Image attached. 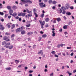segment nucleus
Here are the masks:
<instances>
[{"label": "nucleus", "mask_w": 76, "mask_h": 76, "mask_svg": "<svg viewBox=\"0 0 76 76\" xmlns=\"http://www.w3.org/2000/svg\"><path fill=\"white\" fill-rule=\"evenodd\" d=\"M7 8L8 10H11V6H10V5L9 6H7Z\"/></svg>", "instance_id": "15"}, {"label": "nucleus", "mask_w": 76, "mask_h": 76, "mask_svg": "<svg viewBox=\"0 0 76 76\" xmlns=\"http://www.w3.org/2000/svg\"><path fill=\"white\" fill-rule=\"evenodd\" d=\"M13 13V11L12 10H9V13L10 15H12V13Z\"/></svg>", "instance_id": "11"}, {"label": "nucleus", "mask_w": 76, "mask_h": 76, "mask_svg": "<svg viewBox=\"0 0 76 76\" xmlns=\"http://www.w3.org/2000/svg\"><path fill=\"white\" fill-rule=\"evenodd\" d=\"M55 31H53L52 32V36L53 37H55L56 33H55Z\"/></svg>", "instance_id": "18"}, {"label": "nucleus", "mask_w": 76, "mask_h": 76, "mask_svg": "<svg viewBox=\"0 0 76 76\" xmlns=\"http://www.w3.org/2000/svg\"><path fill=\"white\" fill-rule=\"evenodd\" d=\"M33 12H34V13H36L35 12L36 11V10H35V8H34L33 9Z\"/></svg>", "instance_id": "41"}, {"label": "nucleus", "mask_w": 76, "mask_h": 76, "mask_svg": "<svg viewBox=\"0 0 76 76\" xmlns=\"http://www.w3.org/2000/svg\"><path fill=\"white\" fill-rule=\"evenodd\" d=\"M25 29V27L24 26H21V28H20V30L21 31H22L23 30Z\"/></svg>", "instance_id": "19"}, {"label": "nucleus", "mask_w": 76, "mask_h": 76, "mask_svg": "<svg viewBox=\"0 0 76 76\" xmlns=\"http://www.w3.org/2000/svg\"><path fill=\"white\" fill-rule=\"evenodd\" d=\"M18 16H22V12H20L18 14Z\"/></svg>", "instance_id": "40"}, {"label": "nucleus", "mask_w": 76, "mask_h": 76, "mask_svg": "<svg viewBox=\"0 0 76 76\" xmlns=\"http://www.w3.org/2000/svg\"><path fill=\"white\" fill-rule=\"evenodd\" d=\"M74 54V53H71L70 54V55L71 56H73Z\"/></svg>", "instance_id": "54"}, {"label": "nucleus", "mask_w": 76, "mask_h": 76, "mask_svg": "<svg viewBox=\"0 0 76 76\" xmlns=\"http://www.w3.org/2000/svg\"><path fill=\"white\" fill-rule=\"evenodd\" d=\"M64 34H65V35H67V34H68V33H67L66 31H65L64 32Z\"/></svg>", "instance_id": "49"}, {"label": "nucleus", "mask_w": 76, "mask_h": 76, "mask_svg": "<svg viewBox=\"0 0 76 76\" xmlns=\"http://www.w3.org/2000/svg\"><path fill=\"white\" fill-rule=\"evenodd\" d=\"M49 27V26H48V24H46V25H45V27Z\"/></svg>", "instance_id": "58"}, {"label": "nucleus", "mask_w": 76, "mask_h": 76, "mask_svg": "<svg viewBox=\"0 0 76 76\" xmlns=\"http://www.w3.org/2000/svg\"><path fill=\"white\" fill-rule=\"evenodd\" d=\"M65 13H66V11L65 10H64V11H63L62 12V14H65Z\"/></svg>", "instance_id": "44"}, {"label": "nucleus", "mask_w": 76, "mask_h": 76, "mask_svg": "<svg viewBox=\"0 0 76 76\" xmlns=\"http://www.w3.org/2000/svg\"><path fill=\"white\" fill-rule=\"evenodd\" d=\"M5 34L7 35V36H8L10 34L9 33L6 32L5 33Z\"/></svg>", "instance_id": "36"}, {"label": "nucleus", "mask_w": 76, "mask_h": 76, "mask_svg": "<svg viewBox=\"0 0 76 76\" xmlns=\"http://www.w3.org/2000/svg\"><path fill=\"white\" fill-rule=\"evenodd\" d=\"M68 26L65 25L63 27V28H64V29H66L67 28Z\"/></svg>", "instance_id": "16"}, {"label": "nucleus", "mask_w": 76, "mask_h": 76, "mask_svg": "<svg viewBox=\"0 0 76 76\" xmlns=\"http://www.w3.org/2000/svg\"><path fill=\"white\" fill-rule=\"evenodd\" d=\"M33 72V71H31V70L29 71V72L30 73L32 72Z\"/></svg>", "instance_id": "56"}, {"label": "nucleus", "mask_w": 76, "mask_h": 76, "mask_svg": "<svg viewBox=\"0 0 76 76\" xmlns=\"http://www.w3.org/2000/svg\"><path fill=\"white\" fill-rule=\"evenodd\" d=\"M34 34H37L38 33L37 31H35L34 33Z\"/></svg>", "instance_id": "64"}, {"label": "nucleus", "mask_w": 76, "mask_h": 76, "mask_svg": "<svg viewBox=\"0 0 76 76\" xmlns=\"http://www.w3.org/2000/svg\"><path fill=\"white\" fill-rule=\"evenodd\" d=\"M52 3L53 4H56L57 3V2L55 1H52Z\"/></svg>", "instance_id": "33"}, {"label": "nucleus", "mask_w": 76, "mask_h": 76, "mask_svg": "<svg viewBox=\"0 0 76 76\" xmlns=\"http://www.w3.org/2000/svg\"><path fill=\"white\" fill-rule=\"evenodd\" d=\"M4 15V13L3 12H0V15Z\"/></svg>", "instance_id": "43"}, {"label": "nucleus", "mask_w": 76, "mask_h": 76, "mask_svg": "<svg viewBox=\"0 0 76 76\" xmlns=\"http://www.w3.org/2000/svg\"><path fill=\"white\" fill-rule=\"evenodd\" d=\"M66 14L67 15H68L69 16L71 15V14L70 12H68L66 13Z\"/></svg>", "instance_id": "32"}, {"label": "nucleus", "mask_w": 76, "mask_h": 76, "mask_svg": "<svg viewBox=\"0 0 76 76\" xmlns=\"http://www.w3.org/2000/svg\"><path fill=\"white\" fill-rule=\"evenodd\" d=\"M10 43L9 42H7L4 45V47L6 48H8V46H10Z\"/></svg>", "instance_id": "4"}, {"label": "nucleus", "mask_w": 76, "mask_h": 76, "mask_svg": "<svg viewBox=\"0 0 76 76\" xmlns=\"http://www.w3.org/2000/svg\"><path fill=\"white\" fill-rule=\"evenodd\" d=\"M11 23H8L6 24V26L8 28H10L11 27V26L10 25H11Z\"/></svg>", "instance_id": "8"}, {"label": "nucleus", "mask_w": 76, "mask_h": 76, "mask_svg": "<svg viewBox=\"0 0 76 76\" xmlns=\"http://www.w3.org/2000/svg\"><path fill=\"white\" fill-rule=\"evenodd\" d=\"M15 27V25L13 24L12 25V28H11V29H13Z\"/></svg>", "instance_id": "24"}, {"label": "nucleus", "mask_w": 76, "mask_h": 76, "mask_svg": "<svg viewBox=\"0 0 76 76\" xmlns=\"http://www.w3.org/2000/svg\"><path fill=\"white\" fill-rule=\"evenodd\" d=\"M45 20L46 22H48L50 21V19H49V18H46V19H45Z\"/></svg>", "instance_id": "14"}, {"label": "nucleus", "mask_w": 76, "mask_h": 76, "mask_svg": "<svg viewBox=\"0 0 76 76\" xmlns=\"http://www.w3.org/2000/svg\"><path fill=\"white\" fill-rule=\"evenodd\" d=\"M56 9V7L55 6H53V7H52V9L54 10V9Z\"/></svg>", "instance_id": "57"}, {"label": "nucleus", "mask_w": 76, "mask_h": 76, "mask_svg": "<svg viewBox=\"0 0 76 76\" xmlns=\"http://www.w3.org/2000/svg\"><path fill=\"white\" fill-rule=\"evenodd\" d=\"M15 62H16V64L18 63L19 62H20V61H19V60H16L15 61Z\"/></svg>", "instance_id": "28"}, {"label": "nucleus", "mask_w": 76, "mask_h": 76, "mask_svg": "<svg viewBox=\"0 0 76 76\" xmlns=\"http://www.w3.org/2000/svg\"><path fill=\"white\" fill-rule=\"evenodd\" d=\"M34 14L35 15V17L37 18L38 17V15L37 14V13L36 12L34 13Z\"/></svg>", "instance_id": "35"}, {"label": "nucleus", "mask_w": 76, "mask_h": 76, "mask_svg": "<svg viewBox=\"0 0 76 76\" xmlns=\"http://www.w3.org/2000/svg\"><path fill=\"white\" fill-rule=\"evenodd\" d=\"M44 1L45 2H47L48 1V0H44Z\"/></svg>", "instance_id": "61"}, {"label": "nucleus", "mask_w": 76, "mask_h": 76, "mask_svg": "<svg viewBox=\"0 0 76 76\" xmlns=\"http://www.w3.org/2000/svg\"><path fill=\"white\" fill-rule=\"evenodd\" d=\"M6 43L5 41H4L2 43V45H4L6 44Z\"/></svg>", "instance_id": "29"}, {"label": "nucleus", "mask_w": 76, "mask_h": 76, "mask_svg": "<svg viewBox=\"0 0 76 76\" xmlns=\"http://www.w3.org/2000/svg\"><path fill=\"white\" fill-rule=\"evenodd\" d=\"M58 12L59 13H62V11L60 8H59L58 9Z\"/></svg>", "instance_id": "12"}, {"label": "nucleus", "mask_w": 76, "mask_h": 76, "mask_svg": "<svg viewBox=\"0 0 76 76\" xmlns=\"http://www.w3.org/2000/svg\"><path fill=\"white\" fill-rule=\"evenodd\" d=\"M12 9L16 10L17 9V7L15 5L13 6V7H12Z\"/></svg>", "instance_id": "17"}, {"label": "nucleus", "mask_w": 76, "mask_h": 76, "mask_svg": "<svg viewBox=\"0 0 76 76\" xmlns=\"http://www.w3.org/2000/svg\"><path fill=\"white\" fill-rule=\"evenodd\" d=\"M40 17L43 18L44 16V14H41L40 15Z\"/></svg>", "instance_id": "20"}, {"label": "nucleus", "mask_w": 76, "mask_h": 76, "mask_svg": "<svg viewBox=\"0 0 76 76\" xmlns=\"http://www.w3.org/2000/svg\"><path fill=\"white\" fill-rule=\"evenodd\" d=\"M60 45V46H61L62 47H63V45L62 44H61Z\"/></svg>", "instance_id": "55"}, {"label": "nucleus", "mask_w": 76, "mask_h": 76, "mask_svg": "<svg viewBox=\"0 0 76 76\" xmlns=\"http://www.w3.org/2000/svg\"><path fill=\"white\" fill-rule=\"evenodd\" d=\"M23 65V64L19 65V66H18V67L20 68L21 66H22Z\"/></svg>", "instance_id": "48"}, {"label": "nucleus", "mask_w": 76, "mask_h": 76, "mask_svg": "<svg viewBox=\"0 0 76 76\" xmlns=\"http://www.w3.org/2000/svg\"><path fill=\"white\" fill-rule=\"evenodd\" d=\"M8 38L9 37H7L6 36H4L3 38V40H6V42H8L10 41V39H8Z\"/></svg>", "instance_id": "2"}, {"label": "nucleus", "mask_w": 76, "mask_h": 76, "mask_svg": "<svg viewBox=\"0 0 76 76\" xmlns=\"http://www.w3.org/2000/svg\"><path fill=\"white\" fill-rule=\"evenodd\" d=\"M5 69L7 70H11V67L7 68H5Z\"/></svg>", "instance_id": "31"}, {"label": "nucleus", "mask_w": 76, "mask_h": 76, "mask_svg": "<svg viewBox=\"0 0 76 76\" xmlns=\"http://www.w3.org/2000/svg\"><path fill=\"white\" fill-rule=\"evenodd\" d=\"M42 39V37H39V39H38V41H40Z\"/></svg>", "instance_id": "38"}, {"label": "nucleus", "mask_w": 76, "mask_h": 76, "mask_svg": "<svg viewBox=\"0 0 76 76\" xmlns=\"http://www.w3.org/2000/svg\"><path fill=\"white\" fill-rule=\"evenodd\" d=\"M31 26L30 24H27L26 25V26L28 27H30Z\"/></svg>", "instance_id": "39"}, {"label": "nucleus", "mask_w": 76, "mask_h": 76, "mask_svg": "<svg viewBox=\"0 0 76 76\" xmlns=\"http://www.w3.org/2000/svg\"><path fill=\"white\" fill-rule=\"evenodd\" d=\"M60 45L59 44V45H58L57 46V47L58 48H60Z\"/></svg>", "instance_id": "47"}, {"label": "nucleus", "mask_w": 76, "mask_h": 76, "mask_svg": "<svg viewBox=\"0 0 76 76\" xmlns=\"http://www.w3.org/2000/svg\"><path fill=\"white\" fill-rule=\"evenodd\" d=\"M16 32L17 33H18V32H20L21 31H21L20 30V28H19L17 29L16 30Z\"/></svg>", "instance_id": "10"}, {"label": "nucleus", "mask_w": 76, "mask_h": 76, "mask_svg": "<svg viewBox=\"0 0 76 76\" xmlns=\"http://www.w3.org/2000/svg\"><path fill=\"white\" fill-rule=\"evenodd\" d=\"M26 15V13H24L23 12H22V16L23 17H24Z\"/></svg>", "instance_id": "27"}, {"label": "nucleus", "mask_w": 76, "mask_h": 76, "mask_svg": "<svg viewBox=\"0 0 76 76\" xmlns=\"http://www.w3.org/2000/svg\"><path fill=\"white\" fill-rule=\"evenodd\" d=\"M4 19L2 18V19H1V21L2 22H4Z\"/></svg>", "instance_id": "60"}, {"label": "nucleus", "mask_w": 76, "mask_h": 76, "mask_svg": "<svg viewBox=\"0 0 76 76\" xmlns=\"http://www.w3.org/2000/svg\"><path fill=\"white\" fill-rule=\"evenodd\" d=\"M18 20H19V21H21V20H22V19L21 18H20L19 19H18Z\"/></svg>", "instance_id": "59"}, {"label": "nucleus", "mask_w": 76, "mask_h": 76, "mask_svg": "<svg viewBox=\"0 0 76 76\" xmlns=\"http://www.w3.org/2000/svg\"><path fill=\"white\" fill-rule=\"evenodd\" d=\"M21 1L23 2V4H25L27 3H29V4H32V1H31L30 0H21Z\"/></svg>", "instance_id": "1"}, {"label": "nucleus", "mask_w": 76, "mask_h": 76, "mask_svg": "<svg viewBox=\"0 0 76 76\" xmlns=\"http://www.w3.org/2000/svg\"><path fill=\"white\" fill-rule=\"evenodd\" d=\"M76 72V69H75V70H74V71H73V73H75Z\"/></svg>", "instance_id": "62"}, {"label": "nucleus", "mask_w": 76, "mask_h": 76, "mask_svg": "<svg viewBox=\"0 0 76 76\" xmlns=\"http://www.w3.org/2000/svg\"><path fill=\"white\" fill-rule=\"evenodd\" d=\"M11 15L13 17H15L17 15V13L16 12H14L13 14H12V15Z\"/></svg>", "instance_id": "9"}, {"label": "nucleus", "mask_w": 76, "mask_h": 76, "mask_svg": "<svg viewBox=\"0 0 76 76\" xmlns=\"http://www.w3.org/2000/svg\"><path fill=\"white\" fill-rule=\"evenodd\" d=\"M39 21L40 23V24L41 26H44V25H45V21H44L42 22V20H39Z\"/></svg>", "instance_id": "5"}, {"label": "nucleus", "mask_w": 76, "mask_h": 76, "mask_svg": "<svg viewBox=\"0 0 76 76\" xmlns=\"http://www.w3.org/2000/svg\"><path fill=\"white\" fill-rule=\"evenodd\" d=\"M4 29V27L3 26V25H0V30L3 31Z\"/></svg>", "instance_id": "7"}, {"label": "nucleus", "mask_w": 76, "mask_h": 76, "mask_svg": "<svg viewBox=\"0 0 76 76\" xmlns=\"http://www.w3.org/2000/svg\"><path fill=\"white\" fill-rule=\"evenodd\" d=\"M56 20H57V21L58 22H59V21H60L61 20V18H57V19H56Z\"/></svg>", "instance_id": "23"}, {"label": "nucleus", "mask_w": 76, "mask_h": 76, "mask_svg": "<svg viewBox=\"0 0 76 76\" xmlns=\"http://www.w3.org/2000/svg\"><path fill=\"white\" fill-rule=\"evenodd\" d=\"M47 35L46 34H44L42 36L43 38H46L47 37Z\"/></svg>", "instance_id": "30"}, {"label": "nucleus", "mask_w": 76, "mask_h": 76, "mask_svg": "<svg viewBox=\"0 0 76 76\" xmlns=\"http://www.w3.org/2000/svg\"><path fill=\"white\" fill-rule=\"evenodd\" d=\"M39 5L41 8H43V7H46L45 4H44L43 2L39 3Z\"/></svg>", "instance_id": "3"}, {"label": "nucleus", "mask_w": 76, "mask_h": 76, "mask_svg": "<svg viewBox=\"0 0 76 76\" xmlns=\"http://www.w3.org/2000/svg\"><path fill=\"white\" fill-rule=\"evenodd\" d=\"M51 54H52L53 55H55L56 54V52L54 51H53L51 52Z\"/></svg>", "instance_id": "34"}, {"label": "nucleus", "mask_w": 76, "mask_h": 76, "mask_svg": "<svg viewBox=\"0 0 76 76\" xmlns=\"http://www.w3.org/2000/svg\"><path fill=\"white\" fill-rule=\"evenodd\" d=\"M42 50H40L38 53V54H40L41 55H42L43 54V52Z\"/></svg>", "instance_id": "6"}, {"label": "nucleus", "mask_w": 76, "mask_h": 76, "mask_svg": "<svg viewBox=\"0 0 76 76\" xmlns=\"http://www.w3.org/2000/svg\"><path fill=\"white\" fill-rule=\"evenodd\" d=\"M55 57L58 58V56L56 54H55Z\"/></svg>", "instance_id": "50"}, {"label": "nucleus", "mask_w": 76, "mask_h": 76, "mask_svg": "<svg viewBox=\"0 0 76 76\" xmlns=\"http://www.w3.org/2000/svg\"><path fill=\"white\" fill-rule=\"evenodd\" d=\"M26 12H27L29 13V14H30V13H32L31 12L32 11H29V10L28 9L26 10Z\"/></svg>", "instance_id": "25"}, {"label": "nucleus", "mask_w": 76, "mask_h": 76, "mask_svg": "<svg viewBox=\"0 0 76 76\" xmlns=\"http://www.w3.org/2000/svg\"><path fill=\"white\" fill-rule=\"evenodd\" d=\"M26 33V31L24 30H23L21 31V34L22 35H23Z\"/></svg>", "instance_id": "21"}, {"label": "nucleus", "mask_w": 76, "mask_h": 76, "mask_svg": "<svg viewBox=\"0 0 76 76\" xmlns=\"http://www.w3.org/2000/svg\"><path fill=\"white\" fill-rule=\"evenodd\" d=\"M62 31V28H61L59 30V32H61Z\"/></svg>", "instance_id": "52"}, {"label": "nucleus", "mask_w": 76, "mask_h": 76, "mask_svg": "<svg viewBox=\"0 0 76 76\" xmlns=\"http://www.w3.org/2000/svg\"><path fill=\"white\" fill-rule=\"evenodd\" d=\"M14 46L13 45H12L10 46H8V48H9L10 49H12L13 48Z\"/></svg>", "instance_id": "22"}, {"label": "nucleus", "mask_w": 76, "mask_h": 76, "mask_svg": "<svg viewBox=\"0 0 76 76\" xmlns=\"http://www.w3.org/2000/svg\"><path fill=\"white\" fill-rule=\"evenodd\" d=\"M15 18H16V19H19V16H16V17H15Z\"/></svg>", "instance_id": "53"}, {"label": "nucleus", "mask_w": 76, "mask_h": 76, "mask_svg": "<svg viewBox=\"0 0 76 76\" xmlns=\"http://www.w3.org/2000/svg\"><path fill=\"white\" fill-rule=\"evenodd\" d=\"M48 2L49 4H51L53 2V1H52V0H50Z\"/></svg>", "instance_id": "37"}, {"label": "nucleus", "mask_w": 76, "mask_h": 76, "mask_svg": "<svg viewBox=\"0 0 76 76\" xmlns=\"http://www.w3.org/2000/svg\"><path fill=\"white\" fill-rule=\"evenodd\" d=\"M67 73H68V74H69V76H70L72 75V73H70L69 72H67Z\"/></svg>", "instance_id": "42"}, {"label": "nucleus", "mask_w": 76, "mask_h": 76, "mask_svg": "<svg viewBox=\"0 0 76 76\" xmlns=\"http://www.w3.org/2000/svg\"><path fill=\"white\" fill-rule=\"evenodd\" d=\"M30 14H30H29L28 15V17H31L32 16V13H31Z\"/></svg>", "instance_id": "26"}, {"label": "nucleus", "mask_w": 76, "mask_h": 76, "mask_svg": "<svg viewBox=\"0 0 76 76\" xmlns=\"http://www.w3.org/2000/svg\"><path fill=\"white\" fill-rule=\"evenodd\" d=\"M32 34H33V32H28L27 33V35H32Z\"/></svg>", "instance_id": "13"}, {"label": "nucleus", "mask_w": 76, "mask_h": 76, "mask_svg": "<svg viewBox=\"0 0 76 76\" xmlns=\"http://www.w3.org/2000/svg\"><path fill=\"white\" fill-rule=\"evenodd\" d=\"M28 41H29L31 40V39L29 38H28Z\"/></svg>", "instance_id": "63"}, {"label": "nucleus", "mask_w": 76, "mask_h": 76, "mask_svg": "<svg viewBox=\"0 0 76 76\" xmlns=\"http://www.w3.org/2000/svg\"><path fill=\"white\" fill-rule=\"evenodd\" d=\"M71 48V47H67V49H70Z\"/></svg>", "instance_id": "51"}, {"label": "nucleus", "mask_w": 76, "mask_h": 76, "mask_svg": "<svg viewBox=\"0 0 76 76\" xmlns=\"http://www.w3.org/2000/svg\"><path fill=\"white\" fill-rule=\"evenodd\" d=\"M50 76H53V73H52L51 74H50Z\"/></svg>", "instance_id": "45"}, {"label": "nucleus", "mask_w": 76, "mask_h": 76, "mask_svg": "<svg viewBox=\"0 0 76 76\" xmlns=\"http://www.w3.org/2000/svg\"><path fill=\"white\" fill-rule=\"evenodd\" d=\"M15 36V34H12V35L11 36V38H13V37H14Z\"/></svg>", "instance_id": "46"}]
</instances>
